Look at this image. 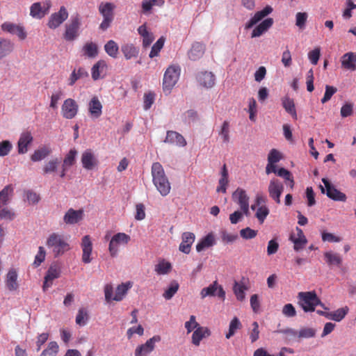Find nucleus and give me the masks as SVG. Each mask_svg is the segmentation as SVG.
<instances>
[{
    "mask_svg": "<svg viewBox=\"0 0 356 356\" xmlns=\"http://www.w3.org/2000/svg\"><path fill=\"white\" fill-rule=\"evenodd\" d=\"M13 149V145L9 140L0 142V156H7Z\"/></svg>",
    "mask_w": 356,
    "mask_h": 356,
    "instance_id": "nucleus-60",
    "label": "nucleus"
},
{
    "mask_svg": "<svg viewBox=\"0 0 356 356\" xmlns=\"http://www.w3.org/2000/svg\"><path fill=\"white\" fill-rule=\"evenodd\" d=\"M324 257L325 258L326 262L330 266H340L342 259L340 255L338 253H334L331 251L326 252L324 254Z\"/></svg>",
    "mask_w": 356,
    "mask_h": 356,
    "instance_id": "nucleus-45",
    "label": "nucleus"
},
{
    "mask_svg": "<svg viewBox=\"0 0 356 356\" xmlns=\"http://www.w3.org/2000/svg\"><path fill=\"white\" fill-rule=\"evenodd\" d=\"M33 137L29 131H23L17 142V152L19 154H24L29 150V147L32 144Z\"/></svg>",
    "mask_w": 356,
    "mask_h": 356,
    "instance_id": "nucleus-15",
    "label": "nucleus"
},
{
    "mask_svg": "<svg viewBox=\"0 0 356 356\" xmlns=\"http://www.w3.org/2000/svg\"><path fill=\"white\" fill-rule=\"evenodd\" d=\"M14 49V43L6 38H0V59L9 55Z\"/></svg>",
    "mask_w": 356,
    "mask_h": 356,
    "instance_id": "nucleus-33",
    "label": "nucleus"
},
{
    "mask_svg": "<svg viewBox=\"0 0 356 356\" xmlns=\"http://www.w3.org/2000/svg\"><path fill=\"white\" fill-rule=\"evenodd\" d=\"M282 159V155L280 152L275 149H272L268 155V162L272 163H277Z\"/></svg>",
    "mask_w": 356,
    "mask_h": 356,
    "instance_id": "nucleus-62",
    "label": "nucleus"
},
{
    "mask_svg": "<svg viewBox=\"0 0 356 356\" xmlns=\"http://www.w3.org/2000/svg\"><path fill=\"white\" fill-rule=\"evenodd\" d=\"M234 202L237 203L244 215H249V197L245 190L238 188L232 194Z\"/></svg>",
    "mask_w": 356,
    "mask_h": 356,
    "instance_id": "nucleus-8",
    "label": "nucleus"
},
{
    "mask_svg": "<svg viewBox=\"0 0 356 356\" xmlns=\"http://www.w3.org/2000/svg\"><path fill=\"white\" fill-rule=\"evenodd\" d=\"M121 51L127 60L138 56L139 50L132 44H125L121 47Z\"/></svg>",
    "mask_w": 356,
    "mask_h": 356,
    "instance_id": "nucleus-40",
    "label": "nucleus"
},
{
    "mask_svg": "<svg viewBox=\"0 0 356 356\" xmlns=\"http://www.w3.org/2000/svg\"><path fill=\"white\" fill-rule=\"evenodd\" d=\"M114 5L111 3H101L99 6V11L103 18L113 19Z\"/></svg>",
    "mask_w": 356,
    "mask_h": 356,
    "instance_id": "nucleus-39",
    "label": "nucleus"
},
{
    "mask_svg": "<svg viewBox=\"0 0 356 356\" xmlns=\"http://www.w3.org/2000/svg\"><path fill=\"white\" fill-rule=\"evenodd\" d=\"M298 305L305 312H312L315 311L316 306H321L324 309L328 308L321 301L314 291L300 292L298 294Z\"/></svg>",
    "mask_w": 356,
    "mask_h": 356,
    "instance_id": "nucleus-2",
    "label": "nucleus"
},
{
    "mask_svg": "<svg viewBox=\"0 0 356 356\" xmlns=\"http://www.w3.org/2000/svg\"><path fill=\"white\" fill-rule=\"evenodd\" d=\"M152 176L153 184L159 193L162 196L168 195L171 189L170 184L163 166L159 162L152 164Z\"/></svg>",
    "mask_w": 356,
    "mask_h": 356,
    "instance_id": "nucleus-1",
    "label": "nucleus"
},
{
    "mask_svg": "<svg viewBox=\"0 0 356 356\" xmlns=\"http://www.w3.org/2000/svg\"><path fill=\"white\" fill-rule=\"evenodd\" d=\"M273 24V19L272 18H267L264 19L254 29L251 35L252 38L261 36L272 26Z\"/></svg>",
    "mask_w": 356,
    "mask_h": 356,
    "instance_id": "nucleus-28",
    "label": "nucleus"
},
{
    "mask_svg": "<svg viewBox=\"0 0 356 356\" xmlns=\"http://www.w3.org/2000/svg\"><path fill=\"white\" fill-rule=\"evenodd\" d=\"M245 290H247V288L245 285L236 282L234 283L233 291L238 300L243 301L245 299Z\"/></svg>",
    "mask_w": 356,
    "mask_h": 356,
    "instance_id": "nucleus-55",
    "label": "nucleus"
},
{
    "mask_svg": "<svg viewBox=\"0 0 356 356\" xmlns=\"http://www.w3.org/2000/svg\"><path fill=\"white\" fill-rule=\"evenodd\" d=\"M337 88H334V86H330L326 85L325 86V92L323 97L321 99V102L323 104H325L327 102H328L331 99L332 95L337 92Z\"/></svg>",
    "mask_w": 356,
    "mask_h": 356,
    "instance_id": "nucleus-63",
    "label": "nucleus"
},
{
    "mask_svg": "<svg viewBox=\"0 0 356 356\" xmlns=\"http://www.w3.org/2000/svg\"><path fill=\"white\" fill-rule=\"evenodd\" d=\"M161 341L159 335H154L148 339L144 344L138 346L135 350V356H147L152 353L155 347V343Z\"/></svg>",
    "mask_w": 356,
    "mask_h": 356,
    "instance_id": "nucleus-14",
    "label": "nucleus"
},
{
    "mask_svg": "<svg viewBox=\"0 0 356 356\" xmlns=\"http://www.w3.org/2000/svg\"><path fill=\"white\" fill-rule=\"evenodd\" d=\"M58 345L56 341H51L48 343L47 348H45L40 356H56L58 352Z\"/></svg>",
    "mask_w": 356,
    "mask_h": 356,
    "instance_id": "nucleus-53",
    "label": "nucleus"
},
{
    "mask_svg": "<svg viewBox=\"0 0 356 356\" xmlns=\"http://www.w3.org/2000/svg\"><path fill=\"white\" fill-rule=\"evenodd\" d=\"M79 111V105L76 102L68 98L65 99L61 106V113L64 118L71 120L75 118Z\"/></svg>",
    "mask_w": 356,
    "mask_h": 356,
    "instance_id": "nucleus-10",
    "label": "nucleus"
},
{
    "mask_svg": "<svg viewBox=\"0 0 356 356\" xmlns=\"http://www.w3.org/2000/svg\"><path fill=\"white\" fill-rule=\"evenodd\" d=\"M26 200L29 204H36L40 200V197L35 192L29 190L26 192Z\"/></svg>",
    "mask_w": 356,
    "mask_h": 356,
    "instance_id": "nucleus-64",
    "label": "nucleus"
},
{
    "mask_svg": "<svg viewBox=\"0 0 356 356\" xmlns=\"http://www.w3.org/2000/svg\"><path fill=\"white\" fill-rule=\"evenodd\" d=\"M105 51L112 58H116L118 53V45L111 40L104 45Z\"/></svg>",
    "mask_w": 356,
    "mask_h": 356,
    "instance_id": "nucleus-54",
    "label": "nucleus"
},
{
    "mask_svg": "<svg viewBox=\"0 0 356 356\" xmlns=\"http://www.w3.org/2000/svg\"><path fill=\"white\" fill-rule=\"evenodd\" d=\"M51 7V3L46 1L42 4L40 2L34 3L30 8V15L33 18L42 19L48 12Z\"/></svg>",
    "mask_w": 356,
    "mask_h": 356,
    "instance_id": "nucleus-16",
    "label": "nucleus"
},
{
    "mask_svg": "<svg viewBox=\"0 0 356 356\" xmlns=\"http://www.w3.org/2000/svg\"><path fill=\"white\" fill-rule=\"evenodd\" d=\"M131 240L130 236L128 234L119 232L114 234L109 242L108 244V251L110 255L112 257H115L118 256L119 252V249L121 246H126Z\"/></svg>",
    "mask_w": 356,
    "mask_h": 356,
    "instance_id": "nucleus-6",
    "label": "nucleus"
},
{
    "mask_svg": "<svg viewBox=\"0 0 356 356\" xmlns=\"http://www.w3.org/2000/svg\"><path fill=\"white\" fill-rule=\"evenodd\" d=\"M81 246L82 248V261L85 264L91 262L90 255L92 251V243L89 235H86L82 238Z\"/></svg>",
    "mask_w": 356,
    "mask_h": 356,
    "instance_id": "nucleus-17",
    "label": "nucleus"
},
{
    "mask_svg": "<svg viewBox=\"0 0 356 356\" xmlns=\"http://www.w3.org/2000/svg\"><path fill=\"white\" fill-rule=\"evenodd\" d=\"M51 152V149L47 146H42L34 151L31 156V159L33 162L40 161L48 156Z\"/></svg>",
    "mask_w": 356,
    "mask_h": 356,
    "instance_id": "nucleus-38",
    "label": "nucleus"
},
{
    "mask_svg": "<svg viewBox=\"0 0 356 356\" xmlns=\"http://www.w3.org/2000/svg\"><path fill=\"white\" fill-rule=\"evenodd\" d=\"M195 236L192 232L183 233L181 237L182 241L179 245V250L185 254H189L191 245L195 241Z\"/></svg>",
    "mask_w": 356,
    "mask_h": 356,
    "instance_id": "nucleus-24",
    "label": "nucleus"
},
{
    "mask_svg": "<svg viewBox=\"0 0 356 356\" xmlns=\"http://www.w3.org/2000/svg\"><path fill=\"white\" fill-rule=\"evenodd\" d=\"M341 67L350 72L356 70V53L348 52L341 58Z\"/></svg>",
    "mask_w": 356,
    "mask_h": 356,
    "instance_id": "nucleus-21",
    "label": "nucleus"
},
{
    "mask_svg": "<svg viewBox=\"0 0 356 356\" xmlns=\"http://www.w3.org/2000/svg\"><path fill=\"white\" fill-rule=\"evenodd\" d=\"M106 64L104 60L97 61L91 69V75L94 81H97L104 77L103 74L105 72Z\"/></svg>",
    "mask_w": 356,
    "mask_h": 356,
    "instance_id": "nucleus-30",
    "label": "nucleus"
},
{
    "mask_svg": "<svg viewBox=\"0 0 356 356\" xmlns=\"http://www.w3.org/2000/svg\"><path fill=\"white\" fill-rule=\"evenodd\" d=\"M83 211L81 209H70L63 216V221L68 225H74L83 219Z\"/></svg>",
    "mask_w": 356,
    "mask_h": 356,
    "instance_id": "nucleus-22",
    "label": "nucleus"
},
{
    "mask_svg": "<svg viewBox=\"0 0 356 356\" xmlns=\"http://www.w3.org/2000/svg\"><path fill=\"white\" fill-rule=\"evenodd\" d=\"M17 273L13 268L9 270L6 275V285L8 290L15 291L18 288V284L17 282Z\"/></svg>",
    "mask_w": 356,
    "mask_h": 356,
    "instance_id": "nucleus-36",
    "label": "nucleus"
},
{
    "mask_svg": "<svg viewBox=\"0 0 356 356\" xmlns=\"http://www.w3.org/2000/svg\"><path fill=\"white\" fill-rule=\"evenodd\" d=\"M14 188L11 184L6 186L0 191V208L8 204L13 195Z\"/></svg>",
    "mask_w": 356,
    "mask_h": 356,
    "instance_id": "nucleus-34",
    "label": "nucleus"
},
{
    "mask_svg": "<svg viewBox=\"0 0 356 356\" xmlns=\"http://www.w3.org/2000/svg\"><path fill=\"white\" fill-rule=\"evenodd\" d=\"M88 318L87 311L83 308H81L79 309L76 316V323L80 326H83L87 323Z\"/></svg>",
    "mask_w": 356,
    "mask_h": 356,
    "instance_id": "nucleus-56",
    "label": "nucleus"
},
{
    "mask_svg": "<svg viewBox=\"0 0 356 356\" xmlns=\"http://www.w3.org/2000/svg\"><path fill=\"white\" fill-rule=\"evenodd\" d=\"M165 38L161 37L152 47L150 53L149 54V58H153L159 56V52L162 49L165 43Z\"/></svg>",
    "mask_w": 356,
    "mask_h": 356,
    "instance_id": "nucleus-50",
    "label": "nucleus"
},
{
    "mask_svg": "<svg viewBox=\"0 0 356 356\" xmlns=\"http://www.w3.org/2000/svg\"><path fill=\"white\" fill-rule=\"evenodd\" d=\"M283 191L284 184L280 180L276 178L270 179L268 186V192L270 197L277 204H280V197Z\"/></svg>",
    "mask_w": 356,
    "mask_h": 356,
    "instance_id": "nucleus-11",
    "label": "nucleus"
},
{
    "mask_svg": "<svg viewBox=\"0 0 356 356\" xmlns=\"http://www.w3.org/2000/svg\"><path fill=\"white\" fill-rule=\"evenodd\" d=\"M308 14L305 12H298L296 15V26L299 30L303 31L306 28Z\"/></svg>",
    "mask_w": 356,
    "mask_h": 356,
    "instance_id": "nucleus-49",
    "label": "nucleus"
},
{
    "mask_svg": "<svg viewBox=\"0 0 356 356\" xmlns=\"http://www.w3.org/2000/svg\"><path fill=\"white\" fill-rule=\"evenodd\" d=\"M273 8L270 6H266L263 10L257 12L246 23L245 29H249L260 22L264 17L271 13Z\"/></svg>",
    "mask_w": 356,
    "mask_h": 356,
    "instance_id": "nucleus-25",
    "label": "nucleus"
},
{
    "mask_svg": "<svg viewBox=\"0 0 356 356\" xmlns=\"http://www.w3.org/2000/svg\"><path fill=\"white\" fill-rule=\"evenodd\" d=\"M76 155L77 151L74 148L71 149L65 155L62 166L69 170L75 163Z\"/></svg>",
    "mask_w": 356,
    "mask_h": 356,
    "instance_id": "nucleus-46",
    "label": "nucleus"
},
{
    "mask_svg": "<svg viewBox=\"0 0 356 356\" xmlns=\"http://www.w3.org/2000/svg\"><path fill=\"white\" fill-rule=\"evenodd\" d=\"M69 13L65 6H61L58 12L54 13L49 17L47 25L51 29H56L68 17Z\"/></svg>",
    "mask_w": 356,
    "mask_h": 356,
    "instance_id": "nucleus-9",
    "label": "nucleus"
},
{
    "mask_svg": "<svg viewBox=\"0 0 356 356\" xmlns=\"http://www.w3.org/2000/svg\"><path fill=\"white\" fill-rule=\"evenodd\" d=\"M204 53V46L200 42L193 44L188 53V58L192 60H197L200 58Z\"/></svg>",
    "mask_w": 356,
    "mask_h": 356,
    "instance_id": "nucleus-31",
    "label": "nucleus"
},
{
    "mask_svg": "<svg viewBox=\"0 0 356 356\" xmlns=\"http://www.w3.org/2000/svg\"><path fill=\"white\" fill-rule=\"evenodd\" d=\"M131 286V283L129 282L120 284L115 290L113 300L121 301Z\"/></svg>",
    "mask_w": 356,
    "mask_h": 356,
    "instance_id": "nucleus-41",
    "label": "nucleus"
},
{
    "mask_svg": "<svg viewBox=\"0 0 356 356\" xmlns=\"http://www.w3.org/2000/svg\"><path fill=\"white\" fill-rule=\"evenodd\" d=\"M210 330L206 327L200 326L195 329L192 334V343L195 346H198L200 341L206 337L209 336Z\"/></svg>",
    "mask_w": 356,
    "mask_h": 356,
    "instance_id": "nucleus-29",
    "label": "nucleus"
},
{
    "mask_svg": "<svg viewBox=\"0 0 356 356\" xmlns=\"http://www.w3.org/2000/svg\"><path fill=\"white\" fill-rule=\"evenodd\" d=\"M60 275V268L56 266H51L46 273L45 277L46 280H49L52 282L54 280L59 277Z\"/></svg>",
    "mask_w": 356,
    "mask_h": 356,
    "instance_id": "nucleus-57",
    "label": "nucleus"
},
{
    "mask_svg": "<svg viewBox=\"0 0 356 356\" xmlns=\"http://www.w3.org/2000/svg\"><path fill=\"white\" fill-rule=\"evenodd\" d=\"M197 81L199 84L206 88H212L216 81L215 75L211 72H201L197 74Z\"/></svg>",
    "mask_w": 356,
    "mask_h": 356,
    "instance_id": "nucleus-19",
    "label": "nucleus"
},
{
    "mask_svg": "<svg viewBox=\"0 0 356 356\" xmlns=\"http://www.w3.org/2000/svg\"><path fill=\"white\" fill-rule=\"evenodd\" d=\"M229 132H230V126L228 121H224L221 128L218 132L219 136L222 140V142L224 143H228L230 141V136H229Z\"/></svg>",
    "mask_w": 356,
    "mask_h": 356,
    "instance_id": "nucleus-48",
    "label": "nucleus"
},
{
    "mask_svg": "<svg viewBox=\"0 0 356 356\" xmlns=\"http://www.w3.org/2000/svg\"><path fill=\"white\" fill-rule=\"evenodd\" d=\"M322 182L324 186L322 185L319 186L322 193L326 194L330 199L334 201L345 202L346 200V194L337 189L327 178H323Z\"/></svg>",
    "mask_w": 356,
    "mask_h": 356,
    "instance_id": "nucleus-7",
    "label": "nucleus"
},
{
    "mask_svg": "<svg viewBox=\"0 0 356 356\" xmlns=\"http://www.w3.org/2000/svg\"><path fill=\"white\" fill-rule=\"evenodd\" d=\"M88 75V72L83 67H79L77 70L74 69L69 77L68 85L72 86L77 80L86 79Z\"/></svg>",
    "mask_w": 356,
    "mask_h": 356,
    "instance_id": "nucleus-35",
    "label": "nucleus"
},
{
    "mask_svg": "<svg viewBox=\"0 0 356 356\" xmlns=\"http://www.w3.org/2000/svg\"><path fill=\"white\" fill-rule=\"evenodd\" d=\"M179 287V285L177 281H172L168 289L165 290L163 294V298L166 300H170L177 292Z\"/></svg>",
    "mask_w": 356,
    "mask_h": 356,
    "instance_id": "nucleus-51",
    "label": "nucleus"
},
{
    "mask_svg": "<svg viewBox=\"0 0 356 356\" xmlns=\"http://www.w3.org/2000/svg\"><path fill=\"white\" fill-rule=\"evenodd\" d=\"M1 29L3 31H6L12 35H16L20 40H24L26 38V33L24 27L20 25L5 22L2 24Z\"/></svg>",
    "mask_w": 356,
    "mask_h": 356,
    "instance_id": "nucleus-18",
    "label": "nucleus"
},
{
    "mask_svg": "<svg viewBox=\"0 0 356 356\" xmlns=\"http://www.w3.org/2000/svg\"><path fill=\"white\" fill-rule=\"evenodd\" d=\"M316 330L312 327H303L298 332V337L304 339H309L315 337Z\"/></svg>",
    "mask_w": 356,
    "mask_h": 356,
    "instance_id": "nucleus-59",
    "label": "nucleus"
},
{
    "mask_svg": "<svg viewBox=\"0 0 356 356\" xmlns=\"http://www.w3.org/2000/svg\"><path fill=\"white\" fill-rule=\"evenodd\" d=\"M164 143L184 147L186 145V140L179 133L174 131H168Z\"/></svg>",
    "mask_w": 356,
    "mask_h": 356,
    "instance_id": "nucleus-26",
    "label": "nucleus"
},
{
    "mask_svg": "<svg viewBox=\"0 0 356 356\" xmlns=\"http://www.w3.org/2000/svg\"><path fill=\"white\" fill-rule=\"evenodd\" d=\"M60 163L58 158H53L48 161L44 165L42 170L44 174H51L57 171L58 167Z\"/></svg>",
    "mask_w": 356,
    "mask_h": 356,
    "instance_id": "nucleus-43",
    "label": "nucleus"
},
{
    "mask_svg": "<svg viewBox=\"0 0 356 356\" xmlns=\"http://www.w3.org/2000/svg\"><path fill=\"white\" fill-rule=\"evenodd\" d=\"M268 214V208L266 206L263 205L257 209L255 216L260 222V223H263Z\"/></svg>",
    "mask_w": 356,
    "mask_h": 356,
    "instance_id": "nucleus-58",
    "label": "nucleus"
},
{
    "mask_svg": "<svg viewBox=\"0 0 356 356\" xmlns=\"http://www.w3.org/2000/svg\"><path fill=\"white\" fill-rule=\"evenodd\" d=\"M297 234H291L290 240L293 243V248L296 251H300L307 243V240L301 229L296 227Z\"/></svg>",
    "mask_w": 356,
    "mask_h": 356,
    "instance_id": "nucleus-23",
    "label": "nucleus"
},
{
    "mask_svg": "<svg viewBox=\"0 0 356 356\" xmlns=\"http://www.w3.org/2000/svg\"><path fill=\"white\" fill-rule=\"evenodd\" d=\"M83 55L88 58H95L98 54L97 45L92 42H86L83 47Z\"/></svg>",
    "mask_w": 356,
    "mask_h": 356,
    "instance_id": "nucleus-44",
    "label": "nucleus"
},
{
    "mask_svg": "<svg viewBox=\"0 0 356 356\" xmlns=\"http://www.w3.org/2000/svg\"><path fill=\"white\" fill-rule=\"evenodd\" d=\"M282 104L285 111L289 113L293 119L296 120L297 113L293 99L288 96H285L282 99Z\"/></svg>",
    "mask_w": 356,
    "mask_h": 356,
    "instance_id": "nucleus-37",
    "label": "nucleus"
},
{
    "mask_svg": "<svg viewBox=\"0 0 356 356\" xmlns=\"http://www.w3.org/2000/svg\"><path fill=\"white\" fill-rule=\"evenodd\" d=\"M171 269V264L164 259L159 261L154 268V270L158 275H166Z\"/></svg>",
    "mask_w": 356,
    "mask_h": 356,
    "instance_id": "nucleus-47",
    "label": "nucleus"
},
{
    "mask_svg": "<svg viewBox=\"0 0 356 356\" xmlns=\"http://www.w3.org/2000/svg\"><path fill=\"white\" fill-rule=\"evenodd\" d=\"M282 314L287 318H293L296 316V310L291 303L286 304L282 310Z\"/></svg>",
    "mask_w": 356,
    "mask_h": 356,
    "instance_id": "nucleus-61",
    "label": "nucleus"
},
{
    "mask_svg": "<svg viewBox=\"0 0 356 356\" xmlns=\"http://www.w3.org/2000/svg\"><path fill=\"white\" fill-rule=\"evenodd\" d=\"M216 244L215 237L213 234L209 233L203 237L196 245V250L200 252L205 248L212 247Z\"/></svg>",
    "mask_w": 356,
    "mask_h": 356,
    "instance_id": "nucleus-32",
    "label": "nucleus"
},
{
    "mask_svg": "<svg viewBox=\"0 0 356 356\" xmlns=\"http://www.w3.org/2000/svg\"><path fill=\"white\" fill-rule=\"evenodd\" d=\"M81 19L78 14L72 15L70 21L65 24V31L63 34L65 40L72 41L79 35V29L81 27Z\"/></svg>",
    "mask_w": 356,
    "mask_h": 356,
    "instance_id": "nucleus-5",
    "label": "nucleus"
},
{
    "mask_svg": "<svg viewBox=\"0 0 356 356\" xmlns=\"http://www.w3.org/2000/svg\"><path fill=\"white\" fill-rule=\"evenodd\" d=\"M81 162L83 168L87 170H92L95 169L99 164V161L97 156L90 149H87L82 152Z\"/></svg>",
    "mask_w": 356,
    "mask_h": 356,
    "instance_id": "nucleus-12",
    "label": "nucleus"
},
{
    "mask_svg": "<svg viewBox=\"0 0 356 356\" xmlns=\"http://www.w3.org/2000/svg\"><path fill=\"white\" fill-rule=\"evenodd\" d=\"M138 33L143 38V47L147 48L154 40V35L153 33L149 31L145 24H143L138 28Z\"/></svg>",
    "mask_w": 356,
    "mask_h": 356,
    "instance_id": "nucleus-27",
    "label": "nucleus"
},
{
    "mask_svg": "<svg viewBox=\"0 0 356 356\" xmlns=\"http://www.w3.org/2000/svg\"><path fill=\"white\" fill-rule=\"evenodd\" d=\"M88 107L91 118L97 119L102 115L103 106L97 96H94L90 100Z\"/></svg>",
    "mask_w": 356,
    "mask_h": 356,
    "instance_id": "nucleus-20",
    "label": "nucleus"
},
{
    "mask_svg": "<svg viewBox=\"0 0 356 356\" xmlns=\"http://www.w3.org/2000/svg\"><path fill=\"white\" fill-rule=\"evenodd\" d=\"M181 68L178 65H172L165 70L163 79V89L166 93H170L179 80Z\"/></svg>",
    "mask_w": 356,
    "mask_h": 356,
    "instance_id": "nucleus-4",
    "label": "nucleus"
},
{
    "mask_svg": "<svg viewBox=\"0 0 356 356\" xmlns=\"http://www.w3.org/2000/svg\"><path fill=\"white\" fill-rule=\"evenodd\" d=\"M241 323L237 317H234L229 323V331L226 334L225 337L227 339H230L232 336L234 335L237 330L241 328Z\"/></svg>",
    "mask_w": 356,
    "mask_h": 356,
    "instance_id": "nucleus-52",
    "label": "nucleus"
},
{
    "mask_svg": "<svg viewBox=\"0 0 356 356\" xmlns=\"http://www.w3.org/2000/svg\"><path fill=\"white\" fill-rule=\"evenodd\" d=\"M46 244L56 257L63 254L70 249L65 236L56 233L49 235Z\"/></svg>",
    "mask_w": 356,
    "mask_h": 356,
    "instance_id": "nucleus-3",
    "label": "nucleus"
},
{
    "mask_svg": "<svg viewBox=\"0 0 356 356\" xmlns=\"http://www.w3.org/2000/svg\"><path fill=\"white\" fill-rule=\"evenodd\" d=\"M348 311V307L346 306L344 307L339 308L334 312H331L328 314L329 319L337 322H340L345 318Z\"/></svg>",
    "mask_w": 356,
    "mask_h": 356,
    "instance_id": "nucleus-42",
    "label": "nucleus"
},
{
    "mask_svg": "<svg viewBox=\"0 0 356 356\" xmlns=\"http://www.w3.org/2000/svg\"><path fill=\"white\" fill-rule=\"evenodd\" d=\"M217 296L219 298L225 300V291L222 287L219 285L217 281L213 282L209 286L203 288L200 292L201 298L204 299L208 296Z\"/></svg>",
    "mask_w": 356,
    "mask_h": 356,
    "instance_id": "nucleus-13",
    "label": "nucleus"
}]
</instances>
